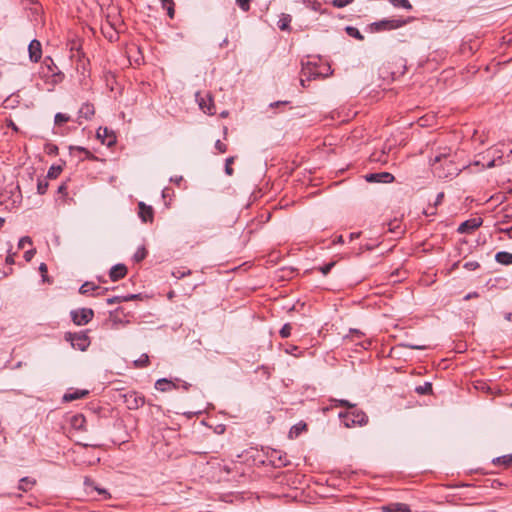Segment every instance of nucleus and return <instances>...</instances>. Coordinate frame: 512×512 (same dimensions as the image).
Returning a JSON list of instances; mask_svg holds the SVG:
<instances>
[{"label": "nucleus", "mask_w": 512, "mask_h": 512, "mask_svg": "<svg viewBox=\"0 0 512 512\" xmlns=\"http://www.w3.org/2000/svg\"><path fill=\"white\" fill-rule=\"evenodd\" d=\"M430 166L433 174L440 179L452 178L461 171L454 161V155L450 148H444L430 158Z\"/></svg>", "instance_id": "obj_1"}, {"label": "nucleus", "mask_w": 512, "mask_h": 512, "mask_svg": "<svg viewBox=\"0 0 512 512\" xmlns=\"http://www.w3.org/2000/svg\"><path fill=\"white\" fill-rule=\"evenodd\" d=\"M413 19V17H408L406 19H382L380 21L373 22L372 24H370V29L372 32L396 30L410 23Z\"/></svg>", "instance_id": "obj_2"}, {"label": "nucleus", "mask_w": 512, "mask_h": 512, "mask_svg": "<svg viewBox=\"0 0 512 512\" xmlns=\"http://www.w3.org/2000/svg\"><path fill=\"white\" fill-rule=\"evenodd\" d=\"M329 70L330 67L327 65L321 67L311 61H307L306 63L302 62V75L305 76L307 80L325 78L329 75Z\"/></svg>", "instance_id": "obj_3"}, {"label": "nucleus", "mask_w": 512, "mask_h": 512, "mask_svg": "<svg viewBox=\"0 0 512 512\" xmlns=\"http://www.w3.org/2000/svg\"><path fill=\"white\" fill-rule=\"evenodd\" d=\"M43 77L51 78L52 83L57 84L62 82L64 74L58 69L52 58L46 57L42 64Z\"/></svg>", "instance_id": "obj_4"}, {"label": "nucleus", "mask_w": 512, "mask_h": 512, "mask_svg": "<svg viewBox=\"0 0 512 512\" xmlns=\"http://www.w3.org/2000/svg\"><path fill=\"white\" fill-rule=\"evenodd\" d=\"M65 340L70 342L73 348L80 351H86L90 346V338L86 332L72 333L67 332L64 336Z\"/></svg>", "instance_id": "obj_5"}, {"label": "nucleus", "mask_w": 512, "mask_h": 512, "mask_svg": "<svg viewBox=\"0 0 512 512\" xmlns=\"http://www.w3.org/2000/svg\"><path fill=\"white\" fill-rule=\"evenodd\" d=\"M71 320L77 326L88 324L94 317V311L91 308H80L70 312Z\"/></svg>", "instance_id": "obj_6"}, {"label": "nucleus", "mask_w": 512, "mask_h": 512, "mask_svg": "<svg viewBox=\"0 0 512 512\" xmlns=\"http://www.w3.org/2000/svg\"><path fill=\"white\" fill-rule=\"evenodd\" d=\"M124 403L129 410H137L145 404V397L135 391L123 395Z\"/></svg>", "instance_id": "obj_7"}, {"label": "nucleus", "mask_w": 512, "mask_h": 512, "mask_svg": "<svg viewBox=\"0 0 512 512\" xmlns=\"http://www.w3.org/2000/svg\"><path fill=\"white\" fill-rule=\"evenodd\" d=\"M363 179L368 183L389 184L395 181L394 175L389 172L369 173L364 175Z\"/></svg>", "instance_id": "obj_8"}, {"label": "nucleus", "mask_w": 512, "mask_h": 512, "mask_svg": "<svg viewBox=\"0 0 512 512\" xmlns=\"http://www.w3.org/2000/svg\"><path fill=\"white\" fill-rule=\"evenodd\" d=\"M481 218H471L461 223L457 229L459 233H471L482 225Z\"/></svg>", "instance_id": "obj_9"}, {"label": "nucleus", "mask_w": 512, "mask_h": 512, "mask_svg": "<svg viewBox=\"0 0 512 512\" xmlns=\"http://www.w3.org/2000/svg\"><path fill=\"white\" fill-rule=\"evenodd\" d=\"M353 333H354V352H358L360 349L368 350V348L372 344L371 340L368 338L361 340V338L363 337V333H361L357 329H354Z\"/></svg>", "instance_id": "obj_10"}, {"label": "nucleus", "mask_w": 512, "mask_h": 512, "mask_svg": "<svg viewBox=\"0 0 512 512\" xmlns=\"http://www.w3.org/2000/svg\"><path fill=\"white\" fill-rule=\"evenodd\" d=\"M96 134L97 138H99L101 142L107 146H111L116 142V136L106 127H99Z\"/></svg>", "instance_id": "obj_11"}, {"label": "nucleus", "mask_w": 512, "mask_h": 512, "mask_svg": "<svg viewBox=\"0 0 512 512\" xmlns=\"http://www.w3.org/2000/svg\"><path fill=\"white\" fill-rule=\"evenodd\" d=\"M138 209V215L143 222L147 223L153 221L154 211L151 206L146 205L144 202H139Z\"/></svg>", "instance_id": "obj_12"}, {"label": "nucleus", "mask_w": 512, "mask_h": 512, "mask_svg": "<svg viewBox=\"0 0 512 512\" xmlns=\"http://www.w3.org/2000/svg\"><path fill=\"white\" fill-rule=\"evenodd\" d=\"M28 51H29L30 60L35 63L38 62L42 55L40 41L33 39L28 46Z\"/></svg>", "instance_id": "obj_13"}, {"label": "nucleus", "mask_w": 512, "mask_h": 512, "mask_svg": "<svg viewBox=\"0 0 512 512\" xmlns=\"http://www.w3.org/2000/svg\"><path fill=\"white\" fill-rule=\"evenodd\" d=\"M382 512H411L410 505L400 502L388 503L381 507Z\"/></svg>", "instance_id": "obj_14"}, {"label": "nucleus", "mask_w": 512, "mask_h": 512, "mask_svg": "<svg viewBox=\"0 0 512 512\" xmlns=\"http://www.w3.org/2000/svg\"><path fill=\"white\" fill-rule=\"evenodd\" d=\"M127 275V267L124 264H116L109 271V277L113 282L123 279Z\"/></svg>", "instance_id": "obj_15"}, {"label": "nucleus", "mask_w": 512, "mask_h": 512, "mask_svg": "<svg viewBox=\"0 0 512 512\" xmlns=\"http://www.w3.org/2000/svg\"><path fill=\"white\" fill-rule=\"evenodd\" d=\"M199 96H200V93H196V97L199 102V107L201 108V110L210 115L214 114L215 111H214V105L212 103L211 96L207 95V100H205L204 98L198 99Z\"/></svg>", "instance_id": "obj_16"}, {"label": "nucleus", "mask_w": 512, "mask_h": 512, "mask_svg": "<svg viewBox=\"0 0 512 512\" xmlns=\"http://www.w3.org/2000/svg\"><path fill=\"white\" fill-rule=\"evenodd\" d=\"M178 387L179 386L175 382L168 380L166 378L158 379L155 383V388L161 392H166L171 389H176Z\"/></svg>", "instance_id": "obj_17"}, {"label": "nucleus", "mask_w": 512, "mask_h": 512, "mask_svg": "<svg viewBox=\"0 0 512 512\" xmlns=\"http://www.w3.org/2000/svg\"><path fill=\"white\" fill-rule=\"evenodd\" d=\"M95 114V109L93 104L91 103H84L80 107L78 111L79 118H84L85 120H90L93 115Z\"/></svg>", "instance_id": "obj_18"}, {"label": "nucleus", "mask_w": 512, "mask_h": 512, "mask_svg": "<svg viewBox=\"0 0 512 512\" xmlns=\"http://www.w3.org/2000/svg\"><path fill=\"white\" fill-rule=\"evenodd\" d=\"M70 424L75 430H86V419L82 414H75L70 419Z\"/></svg>", "instance_id": "obj_19"}, {"label": "nucleus", "mask_w": 512, "mask_h": 512, "mask_svg": "<svg viewBox=\"0 0 512 512\" xmlns=\"http://www.w3.org/2000/svg\"><path fill=\"white\" fill-rule=\"evenodd\" d=\"M89 394L88 390H75L73 392H67L63 396L64 402H70L77 399H82Z\"/></svg>", "instance_id": "obj_20"}, {"label": "nucleus", "mask_w": 512, "mask_h": 512, "mask_svg": "<svg viewBox=\"0 0 512 512\" xmlns=\"http://www.w3.org/2000/svg\"><path fill=\"white\" fill-rule=\"evenodd\" d=\"M495 260L502 265H512V253L506 251L497 252Z\"/></svg>", "instance_id": "obj_21"}, {"label": "nucleus", "mask_w": 512, "mask_h": 512, "mask_svg": "<svg viewBox=\"0 0 512 512\" xmlns=\"http://www.w3.org/2000/svg\"><path fill=\"white\" fill-rule=\"evenodd\" d=\"M368 423V416L362 410L356 409V405L354 404V424H358L360 426H364Z\"/></svg>", "instance_id": "obj_22"}, {"label": "nucleus", "mask_w": 512, "mask_h": 512, "mask_svg": "<svg viewBox=\"0 0 512 512\" xmlns=\"http://www.w3.org/2000/svg\"><path fill=\"white\" fill-rule=\"evenodd\" d=\"M292 21V17L289 14H282L280 19L277 22V26L282 31L290 30V23Z\"/></svg>", "instance_id": "obj_23"}, {"label": "nucleus", "mask_w": 512, "mask_h": 512, "mask_svg": "<svg viewBox=\"0 0 512 512\" xmlns=\"http://www.w3.org/2000/svg\"><path fill=\"white\" fill-rule=\"evenodd\" d=\"M307 429V425L304 422H299L293 425L289 431V438H297L303 431Z\"/></svg>", "instance_id": "obj_24"}, {"label": "nucleus", "mask_w": 512, "mask_h": 512, "mask_svg": "<svg viewBox=\"0 0 512 512\" xmlns=\"http://www.w3.org/2000/svg\"><path fill=\"white\" fill-rule=\"evenodd\" d=\"M493 465H503L505 468L512 465V453L496 457L492 460Z\"/></svg>", "instance_id": "obj_25"}, {"label": "nucleus", "mask_w": 512, "mask_h": 512, "mask_svg": "<svg viewBox=\"0 0 512 512\" xmlns=\"http://www.w3.org/2000/svg\"><path fill=\"white\" fill-rule=\"evenodd\" d=\"M35 483H36V481L34 479L29 478V477H23L19 481L18 488H19V490L27 492L30 489H32V487L35 485Z\"/></svg>", "instance_id": "obj_26"}, {"label": "nucleus", "mask_w": 512, "mask_h": 512, "mask_svg": "<svg viewBox=\"0 0 512 512\" xmlns=\"http://www.w3.org/2000/svg\"><path fill=\"white\" fill-rule=\"evenodd\" d=\"M99 289H101V288L98 285H96L93 282L87 281L80 286L79 293L82 295H87L90 291H96Z\"/></svg>", "instance_id": "obj_27"}, {"label": "nucleus", "mask_w": 512, "mask_h": 512, "mask_svg": "<svg viewBox=\"0 0 512 512\" xmlns=\"http://www.w3.org/2000/svg\"><path fill=\"white\" fill-rule=\"evenodd\" d=\"M415 392L419 395H430L433 392L432 383L425 382L423 385H419L415 388Z\"/></svg>", "instance_id": "obj_28"}, {"label": "nucleus", "mask_w": 512, "mask_h": 512, "mask_svg": "<svg viewBox=\"0 0 512 512\" xmlns=\"http://www.w3.org/2000/svg\"><path fill=\"white\" fill-rule=\"evenodd\" d=\"M338 418H339L340 422L344 425V427L350 428L352 426V418L348 411L338 412Z\"/></svg>", "instance_id": "obj_29"}, {"label": "nucleus", "mask_w": 512, "mask_h": 512, "mask_svg": "<svg viewBox=\"0 0 512 512\" xmlns=\"http://www.w3.org/2000/svg\"><path fill=\"white\" fill-rule=\"evenodd\" d=\"M162 7L167 10L169 18L173 19L175 15L174 1L173 0H160Z\"/></svg>", "instance_id": "obj_30"}, {"label": "nucleus", "mask_w": 512, "mask_h": 512, "mask_svg": "<svg viewBox=\"0 0 512 512\" xmlns=\"http://www.w3.org/2000/svg\"><path fill=\"white\" fill-rule=\"evenodd\" d=\"M389 3H391L396 8H403L406 10H412L413 8L409 0H389Z\"/></svg>", "instance_id": "obj_31"}, {"label": "nucleus", "mask_w": 512, "mask_h": 512, "mask_svg": "<svg viewBox=\"0 0 512 512\" xmlns=\"http://www.w3.org/2000/svg\"><path fill=\"white\" fill-rule=\"evenodd\" d=\"M61 172L62 167L60 165H52L47 172L46 178L56 179Z\"/></svg>", "instance_id": "obj_32"}, {"label": "nucleus", "mask_w": 512, "mask_h": 512, "mask_svg": "<svg viewBox=\"0 0 512 512\" xmlns=\"http://www.w3.org/2000/svg\"><path fill=\"white\" fill-rule=\"evenodd\" d=\"M147 256V250L145 249L144 246H141L137 249V251L134 253L133 255V260L136 262V263H139L141 262L142 260H144Z\"/></svg>", "instance_id": "obj_33"}, {"label": "nucleus", "mask_w": 512, "mask_h": 512, "mask_svg": "<svg viewBox=\"0 0 512 512\" xmlns=\"http://www.w3.org/2000/svg\"><path fill=\"white\" fill-rule=\"evenodd\" d=\"M48 186H49V184H48L47 178H39L37 181V192L40 195L45 194L48 189Z\"/></svg>", "instance_id": "obj_34"}, {"label": "nucleus", "mask_w": 512, "mask_h": 512, "mask_svg": "<svg viewBox=\"0 0 512 512\" xmlns=\"http://www.w3.org/2000/svg\"><path fill=\"white\" fill-rule=\"evenodd\" d=\"M149 364V357L147 354H142L139 359L134 361L136 368H144Z\"/></svg>", "instance_id": "obj_35"}, {"label": "nucleus", "mask_w": 512, "mask_h": 512, "mask_svg": "<svg viewBox=\"0 0 512 512\" xmlns=\"http://www.w3.org/2000/svg\"><path fill=\"white\" fill-rule=\"evenodd\" d=\"M235 160V157L231 156V157H228L225 161V173L228 175V176H232L233 175V168L231 167V165L233 164Z\"/></svg>", "instance_id": "obj_36"}, {"label": "nucleus", "mask_w": 512, "mask_h": 512, "mask_svg": "<svg viewBox=\"0 0 512 512\" xmlns=\"http://www.w3.org/2000/svg\"><path fill=\"white\" fill-rule=\"evenodd\" d=\"M70 120L69 115L64 113H57L54 117L55 124L60 125L62 123H66Z\"/></svg>", "instance_id": "obj_37"}, {"label": "nucleus", "mask_w": 512, "mask_h": 512, "mask_svg": "<svg viewBox=\"0 0 512 512\" xmlns=\"http://www.w3.org/2000/svg\"><path fill=\"white\" fill-rule=\"evenodd\" d=\"M190 274H191L190 269H176L175 271L172 272V275L177 279H181L185 276H189Z\"/></svg>", "instance_id": "obj_38"}, {"label": "nucleus", "mask_w": 512, "mask_h": 512, "mask_svg": "<svg viewBox=\"0 0 512 512\" xmlns=\"http://www.w3.org/2000/svg\"><path fill=\"white\" fill-rule=\"evenodd\" d=\"M292 326L289 323L283 325L279 334L282 338H288L291 335Z\"/></svg>", "instance_id": "obj_39"}, {"label": "nucleus", "mask_w": 512, "mask_h": 512, "mask_svg": "<svg viewBox=\"0 0 512 512\" xmlns=\"http://www.w3.org/2000/svg\"><path fill=\"white\" fill-rule=\"evenodd\" d=\"M251 1L252 0H236V4L241 10L248 12L250 10Z\"/></svg>", "instance_id": "obj_40"}, {"label": "nucleus", "mask_w": 512, "mask_h": 512, "mask_svg": "<svg viewBox=\"0 0 512 512\" xmlns=\"http://www.w3.org/2000/svg\"><path fill=\"white\" fill-rule=\"evenodd\" d=\"M463 267L469 271H474L480 267V263L478 261H468L464 263Z\"/></svg>", "instance_id": "obj_41"}, {"label": "nucleus", "mask_w": 512, "mask_h": 512, "mask_svg": "<svg viewBox=\"0 0 512 512\" xmlns=\"http://www.w3.org/2000/svg\"><path fill=\"white\" fill-rule=\"evenodd\" d=\"M335 402V407L337 406H345L348 409L352 408V404L348 400H332ZM334 406H331V408H326V410L333 409Z\"/></svg>", "instance_id": "obj_42"}, {"label": "nucleus", "mask_w": 512, "mask_h": 512, "mask_svg": "<svg viewBox=\"0 0 512 512\" xmlns=\"http://www.w3.org/2000/svg\"><path fill=\"white\" fill-rule=\"evenodd\" d=\"M25 244H32V240L29 236H24L19 240L18 248L23 249L25 247Z\"/></svg>", "instance_id": "obj_43"}, {"label": "nucleus", "mask_w": 512, "mask_h": 512, "mask_svg": "<svg viewBox=\"0 0 512 512\" xmlns=\"http://www.w3.org/2000/svg\"><path fill=\"white\" fill-rule=\"evenodd\" d=\"M333 266H334V262H330L328 264H325V265L319 267V270L321 271V273L323 275H327L331 271Z\"/></svg>", "instance_id": "obj_44"}, {"label": "nucleus", "mask_w": 512, "mask_h": 512, "mask_svg": "<svg viewBox=\"0 0 512 512\" xmlns=\"http://www.w3.org/2000/svg\"><path fill=\"white\" fill-rule=\"evenodd\" d=\"M351 2H352V0H333L332 4L335 7L342 8V7H345L346 5L350 4Z\"/></svg>", "instance_id": "obj_45"}, {"label": "nucleus", "mask_w": 512, "mask_h": 512, "mask_svg": "<svg viewBox=\"0 0 512 512\" xmlns=\"http://www.w3.org/2000/svg\"><path fill=\"white\" fill-rule=\"evenodd\" d=\"M39 271H40V273L42 275L43 281H48V279H47L48 268H47V265L45 263H41L40 264Z\"/></svg>", "instance_id": "obj_46"}, {"label": "nucleus", "mask_w": 512, "mask_h": 512, "mask_svg": "<svg viewBox=\"0 0 512 512\" xmlns=\"http://www.w3.org/2000/svg\"><path fill=\"white\" fill-rule=\"evenodd\" d=\"M75 149H76L77 151H79V152L83 153V154L85 155V157H86V158H88V159H93V158H94L93 154H92L88 149H86V148H84V147H80V146H78V147H76Z\"/></svg>", "instance_id": "obj_47"}, {"label": "nucleus", "mask_w": 512, "mask_h": 512, "mask_svg": "<svg viewBox=\"0 0 512 512\" xmlns=\"http://www.w3.org/2000/svg\"><path fill=\"white\" fill-rule=\"evenodd\" d=\"M215 148L220 152V153H225L227 151V146L222 143L220 140H217L216 143H215Z\"/></svg>", "instance_id": "obj_48"}, {"label": "nucleus", "mask_w": 512, "mask_h": 512, "mask_svg": "<svg viewBox=\"0 0 512 512\" xmlns=\"http://www.w3.org/2000/svg\"><path fill=\"white\" fill-rule=\"evenodd\" d=\"M140 297V294H129L126 296H121L122 302H129L135 299H138Z\"/></svg>", "instance_id": "obj_49"}, {"label": "nucleus", "mask_w": 512, "mask_h": 512, "mask_svg": "<svg viewBox=\"0 0 512 512\" xmlns=\"http://www.w3.org/2000/svg\"><path fill=\"white\" fill-rule=\"evenodd\" d=\"M107 304L108 305H112V304H115V303H122V299H121V296H113L111 298H108L106 300Z\"/></svg>", "instance_id": "obj_50"}, {"label": "nucleus", "mask_w": 512, "mask_h": 512, "mask_svg": "<svg viewBox=\"0 0 512 512\" xmlns=\"http://www.w3.org/2000/svg\"><path fill=\"white\" fill-rule=\"evenodd\" d=\"M36 251L35 249H30L24 253V258L26 261H31V259L34 257Z\"/></svg>", "instance_id": "obj_51"}, {"label": "nucleus", "mask_w": 512, "mask_h": 512, "mask_svg": "<svg viewBox=\"0 0 512 512\" xmlns=\"http://www.w3.org/2000/svg\"><path fill=\"white\" fill-rule=\"evenodd\" d=\"M498 231L506 234L510 239H512V226L508 228H499Z\"/></svg>", "instance_id": "obj_52"}, {"label": "nucleus", "mask_w": 512, "mask_h": 512, "mask_svg": "<svg viewBox=\"0 0 512 512\" xmlns=\"http://www.w3.org/2000/svg\"><path fill=\"white\" fill-rule=\"evenodd\" d=\"M504 217L512 218V205H507L503 208Z\"/></svg>", "instance_id": "obj_53"}, {"label": "nucleus", "mask_w": 512, "mask_h": 512, "mask_svg": "<svg viewBox=\"0 0 512 512\" xmlns=\"http://www.w3.org/2000/svg\"><path fill=\"white\" fill-rule=\"evenodd\" d=\"M480 295L478 292L474 291V292H470L468 293L467 295L464 296V300H470V299H473V298H478Z\"/></svg>", "instance_id": "obj_54"}, {"label": "nucleus", "mask_w": 512, "mask_h": 512, "mask_svg": "<svg viewBox=\"0 0 512 512\" xmlns=\"http://www.w3.org/2000/svg\"><path fill=\"white\" fill-rule=\"evenodd\" d=\"M170 181L175 183L176 185H180L183 182V177L181 175L174 176L170 178Z\"/></svg>", "instance_id": "obj_55"}, {"label": "nucleus", "mask_w": 512, "mask_h": 512, "mask_svg": "<svg viewBox=\"0 0 512 512\" xmlns=\"http://www.w3.org/2000/svg\"><path fill=\"white\" fill-rule=\"evenodd\" d=\"M57 192L62 195H67V185L65 183L61 184L58 187Z\"/></svg>", "instance_id": "obj_56"}, {"label": "nucleus", "mask_w": 512, "mask_h": 512, "mask_svg": "<svg viewBox=\"0 0 512 512\" xmlns=\"http://www.w3.org/2000/svg\"><path fill=\"white\" fill-rule=\"evenodd\" d=\"M443 198H444V193H443V192H440V193L437 195V197H436V200H435L434 205L436 206V205L440 204V203L442 202Z\"/></svg>", "instance_id": "obj_57"}, {"label": "nucleus", "mask_w": 512, "mask_h": 512, "mask_svg": "<svg viewBox=\"0 0 512 512\" xmlns=\"http://www.w3.org/2000/svg\"><path fill=\"white\" fill-rule=\"evenodd\" d=\"M106 28L109 27L110 29L114 30L115 32H117V29H116V24L114 22H111L109 19L107 20V23L106 25H104Z\"/></svg>", "instance_id": "obj_58"}, {"label": "nucleus", "mask_w": 512, "mask_h": 512, "mask_svg": "<svg viewBox=\"0 0 512 512\" xmlns=\"http://www.w3.org/2000/svg\"><path fill=\"white\" fill-rule=\"evenodd\" d=\"M409 348L411 349H415V350H423L426 348V346H423V345H413V344H409L407 345Z\"/></svg>", "instance_id": "obj_59"}, {"label": "nucleus", "mask_w": 512, "mask_h": 512, "mask_svg": "<svg viewBox=\"0 0 512 512\" xmlns=\"http://www.w3.org/2000/svg\"><path fill=\"white\" fill-rule=\"evenodd\" d=\"M354 38L355 39H359V40H362L363 39V36L362 34L360 33V31L356 28H354Z\"/></svg>", "instance_id": "obj_60"}, {"label": "nucleus", "mask_w": 512, "mask_h": 512, "mask_svg": "<svg viewBox=\"0 0 512 512\" xmlns=\"http://www.w3.org/2000/svg\"><path fill=\"white\" fill-rule=\"evenodd\" d=\"M285 104H288V101H276V102L272 103L270 106L276 107V106L285 105Z\"/></svg>", "instance_id": "obj_61"}, {"label": "nucleus", "mask_w": 512, "mask_h": 512, "mask_svg": "<svg viewBox=\"0 0 512 512\" xmlns=\"http://www.w3.org/2000/svg\"><path fill=\"white\" fill-rule=\"evenodd\" d=\"M105 30H106V27H105V26H102V31H103L104 35H105L106 37H109V39L111 40V39L113 38V35L111 34V32L106 33V31H105Z\"/></svg>", "instance_id": "obj_62"}, {"label": "nucleus", "mask_w": 512, "mask_h": 512, "mask_svg": "<svg viewBox=\"0 0 512 512\" xmlns=\"http://www.w3.org/2000/svg\"><path fill=\"white\" fill-rule=\"evenodd\" d=\"M170 191H171V189L164 188L163 191H162V196L165 198L169 194Z\"/></svg>", "instance_id": "obj_63"}, {"label": "nucleus", "mask_w": 512, "mask_h": 512, "mask_svg": "<svg viewBox=\"0 0 512 512\" xmlns=\"http://www.w3.org/2000/svg\"><path fill=\"white\" fill-rule=\"evenodd\" d=\"M345 31L349 36H352V26H346Z\"/></svg>", "instance_id": "obj_64"}]
</instances>
